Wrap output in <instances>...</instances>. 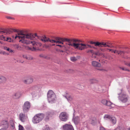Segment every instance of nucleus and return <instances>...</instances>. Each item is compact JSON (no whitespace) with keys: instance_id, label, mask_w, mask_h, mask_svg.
<instances>
[{"instance_id":"f257e3e1","label":"nucleus","mask_w":130,"mask_h":130,"mask_svg":"<svg viewBox=\"0 0 130 130\" xmlns=\"http://www.w3.org/2000/svg\"><path fill=\"white\" fill-rule=\"evenodd\" d=\"M35 37H37L39 39L44 42H50L51 43H56L55 42H54L52 41H58L57 38H59L56 37L54 39H51L45 36L42 37L38 36L36 33H35L33 35L31 34L26 33L24 31H21L16 35L14 38L15 39L18 38L20 40L19 42L23 44H31L33 46V47L32 48H30V49L32 51H34L38 50L39 48L42 45V44L40 42L29 40H34Z\"/></svg>"},{"instance_id":"f03ea898","label":"nucleus","mask_w":130,"mask_h":130,"mask_svg":"<svg viewBox=\"0 0 130 130\" xmlns=\"http://www.w3.org/2000/svg\"><path fill=\"white\" fill-rule=\"evenodd\" d=\"M58 41H52V42H56L57 43L63 44L64 42H66V44L69 46H72L75 49H77L80 50H82L85 48H87V47L86 45L81 43L82 41L77 39H68L66 38H57Z\"/></svg>"},{"instance_id":"7ed1b4c3","label":"nucleus","mask_w":130,"mask_h":130,"mask_svg":"<svg viewBox=\"0 0 130 130\" xmlns=\"http://www.w3.org/2000/svg\"><path fill=\"white\" fill-rule=\"evenodd\" d=\"M44 115L42 113L36 115L32 119V121L34 123H37L41 121L44 118Z\"/></svg>"},{"instance_id":"20e7f679","label":"nucleus","mask_w":130,"mask_h":130,"mask_svg":"<svg viewBox=\"0 0 130 130\" xmlns=\"http://www.w3.org/2000/svg\"><path fill=\"white\" fill-rule=\"evenodd\" d=\"M30 107V104L29 102H25L22 107L24 113L28 111Z\"/></svg>"},{"instance_id":"39448f33","label":"nucleus","mask_w":130,"mask_h":130,"mask_svg":"<svg viewBox=\"0 0 130 130\" xmlns=\"http://www.w3.org/2000/svg\"><path fill=\"white\" fill-rule=\"evenodd\" d=\"M59 118L61 121H66L67 120L68 116L66 112H63L60 115Z\"/></svg>"},{"instance_id":"423d86ee","label":"nucleus","mask_w":130,"mask_h":130,"mask_svg":"<svg viewBox=\"0 0 130 130\" xmlns=\"http://www.w3.org/2000/svg\"><path fill=\"white\" fill-rule=\"evenodd\" d=\"M22 82L25 84H29L33 82V79L31 77H28L26 79H23Z\"/></svg>"},{"instance_id":"0eeeda50","label":"nucleus","mask_w":130,"mask_h":130,"mask_svg":"<svg viewBox=\"0 0 130 130\" xmlns=\"http://www.w3.org/2000/svg\"><path fill=\"white\" fill-rule=\"evenodd\" d=\"M65 94L64 96L69 101H71L73 100V97L70 95L69 93L67 92H65Z\"/></svg>"},{"instance_id":"6e6552de","label":"nucleus","mask_w":130,"mask_h":130,"mask_svg":"<svg viewBox=\"0 0 130 130\" xmlns=\"http://www.w3.org/2000/svg\"><path fill=\"white\" fill-rule=\"evenodd\" d=\"M101 102L103 105L109 106H111V105L112 104V103L111 102L105 100H102Z\"/></svg>"},{"instance_id":"1a4fd4ad","label":"nucleus","mask_w":130,"mask_h":130,"mask_svg":"<svg viewBox=\"0 0 130 130\" xmlns=\"http://www.w3.org/2000/svg\"><path fill=\"white\" fill-rule=\"evenodd\" d=\"M63 128L64 130H74L71 125L66 124L63 126Z\"/></svg>"},{"instance_id":"9d476101","label":"nucleus","mask_w":130,"mask_h":130,"mask_svg":"<svg viewBox=\"0 0 130 130\" xmlns=\"http://www.w3.org/2000/svg\"><path fill=\"white\" fill-rule=\"evenodd\" d=\"M127 95L122 94L120 97V99L123 102H125L127 100Z\"/></svg>"},{"instance_id":"9b49d317","label":"nucleus","mask_w":130,"mask_h":130,"mask_svg":"<svg viewBox=\"0 0 130 130\" xmlns=\"http://www.w3.org/2000/svg\"><path fill=\"white\" fill-rule=\"evenodd\" d=\"M21 96L20 92H17L14 93L12 95V98L14 99H19Z\"/></svg>"},{"instance_id":"f8f14e48","label":"nucleus","mask_w":130,"mask_h":130,"mask_svg":"<svg viewBox=\"0 0 130 130\" xmlns=\"http://www.w3.org/2000/svg\"><path fill=\"white\" fill-rule=\"evenodd\" d=\"M23 58L28 60H31L34 59V58L32 56L27 54H24L23 55Z\"/></svg>"},{"instance_id":"ddd939ff","label":"nucleus","mask_w":130,"mask_h":130,"mask_svg":"<svg viewBox=\"0 0 130 130\" xmlns=\"http://www.w3.org/2000/svg\"><path fill=\"white\" fill-rule=\"evenodd\" d=\"M26 117V116L22 113H21L19 115V119L22 122H24L25 121V119Z\"/></svg>"},{"instance_id":"4468645a","label":"nucleus","mask_w":130,"mask_h":130,"mask_svg":"<svg viewBox=\"0 0 130 130\" xmlns=\"http://www.w3.org/2000/svg\"><path fill=\"white\" fill-rule=\"evenodd\" d=\"M91 64L92 66L94 67L99 68L101 66L100 63L95 61H92L91 62Z\"/></svg>"},{"instance_id":"2eb2a0df","label":"nucleus","mask_w":130,"mask_h":130,"mask_svg":"<svg viewBox=\"0 0 130 130\" xmlns=\"http://www.w3.org/2000/svg\"><path fill=\"white\" fill-rule=\"evenodd\" d=\"M47 99L49 102H54L56 100V95H54L52 96H51L50 98L49 97Z\"/></svg>"},{"instance_id":"dca6fc26","label":"nucleus","mask_w":130,"mask_h":130,"mask_svg":"<svg viewBox=\"0 0 130 130\" xmlns=\"http://www.w3.org/2000/svg\"><path fill=\"white\" fill-rule=\"evenodd\" d=\"M39 90V88L36 86L31 87L29 88V90L31 91H37Z\"/></svg>"},{"instance_id":"f3484780","label":"nucleus","mask_w":130,"mask_h":130,"mask_svg":"<svg viewBox=\"0 0 130 130\" xmlns=\"http://www.w3.org/2000/svg\"><path fill=\"white\" fill-rule=\"evenodd\" d=\"M9 125L10 128L12 129H13L15 128L14 121L13 120H10L9 122Z\"/></svg>"},{"instance_id":"a211bd4d","label":"nucleus","mask_w":130,"mask_h":130,"mask_svg":"<svg viewBox=\"0 0 130 130\" xmlns=\"http://www.w3.org/2000/svg\"><path fill=\"white\" fill-rule=\"evenodd\" d=\"M6 78L5 77L3 76H0V84L5 83L6 82Z\"/></svg>"},{"instance_id":"6ab92c4d","label":"nucleus","mask_w":130,"mask_h":130,"mask_svg":"<svg viewBox=\"0 0 130 130\" xmlns=\"http://www.w3.org/2000/svg\"><path fill=\"white\" fill-rule=\"evenodd\" d=\"M47 97L50 98L51 96L55 95L54 92L52 90H49L47 93Z\"/></svg>"},{"instance_id":"aec40b11","label":"nucleus","mask_w":130,"mask_h":130,"mask_svg":"<svg viewBox=\"0 0 130 130\" xmlns=\"http://www.w3.org/2000/svg\"><path fill=\"white\" fill-rule=\"evenodd\" d=\"M80 118L78 116L75 117L73 119L74 122L75 124H78L80 122Z\"/></svg>"},{"instance_id":"412c9836","label":"nucleus","mask_w":130,"mask_h":130,"mask_svg":"<svg viewBox=\"0 0 130 130\" xmlns=\"http://www.w3.org/2000/svg\"><path fill=\"white\" fill-rule=\"evenodd\" d=\"M56 44H57V43H56ZM58 44L56 45V46H59L61 48L62 47H64L65 48H66V51H68V49L71 46H69L68 45H67L66 44V45L67 47L66 46H65V45L62 46L61 45L59 44V43H58ZM59 44H60L59 43Z\"/></svg>"},{"instance_id":"4be33fe9","label":"nucleus","mask_w":130,"mask_h":130,"mask_svg":"<svg viewBox=\"0 0 130 130\" xmlns=\"http://www.w3.org/2000/svg\"><path fill=\"white\" fill-rule=\"evenodd\" d=\"M11 32H8L6 30L3 29H0V34L3 35H6L8 33L10 34Z\"/></svg>"},{"instance_id":"5701e85b","label":"nucleus","mask_w":130,"mask_h":130,"mask_svg":"<svg viewBox=\"0 0 130 130\" xmlns=\"http://www.w3.org/2000/svg\"><path fill=\"white\" fill-rule=\"evenodd\" d=\"M89 43L91 44H94V45L96 46H99L100 47V45L101 44V42H93L92 41H90Z\"/></svg>"},{"instance_id":"b1692460","label":"nucleus","mask_w":130,"mask_h":130,"mask_svg":"<svg viewBox=\"0 0 130 130\" xmlns=\"http://www.w3.org/2000/svg\"><path fill=\"white\" fill-rule=\"evenodd\" d=\"M1 124L2 125H5V127H8L9 125L8 122L6 120L2 121L1 122Z\"/></svg>"},{"instance_id":"393cba45","label":"nucleus","mask_w":130,"mask_h":130,"mask_svg":"<svg viewBox=\"0 0 130 130\" xmlns=\"http://www.w3.org/2000/svg\"><path fill=\"white\" fill-rule=\"evenodd\" d=\"M101 44L100 45V47H109L111 48L112 47V46H110L109 45H107L106 43H104V42H101Z\"/></svg>"},{"instance_id":"a878e982","label":"nucleus","mask_w":130,"mask_h":130,"mask_svg":"<svg viewBox=\"0 0 130 130\" xmlns=\"http://www.w3.org/2000/svg\"><path fill=\"white\" fill-rule=\"evenodd\" d=\"M110 120L113 124L116 123V120L115 117L112 116Z\"/></svg>"},{"instance_id":"bb28decb","label":"nucleus","mask_w":130,"mask_h":130,"mask_svg":"<svg viewBox=\"0 0 130 130\" xmlns=\"http://www.w3.org/2000/svg\"><path fill=\"white\" fill-rule=\"evenodd\" d=\"M3 49L9 52L12 53L13 52V51L10 49L9 48L6 46H4L3 47Z\"/></svg>"},{"instance_id":"cd10ccee","label":"nucleus","mask_w":130,"mask_h":130,"mask_svg":"<svg viewBox=\"0 0 130 130\" xmlns=\"http://www.w3.org/2000/svg\"><path fill=\"white\" fill-rule=\"evenodd\" d=\"M112 116H111L109 115H105L104 117L105 119V120H110Z\"/></svg>"},{"instance_id":"c85d7f7f","label":"nucleus","mask_w":130,"mask_h":130,"mask_svg":"<svg viewBox=\"0 0 130 130\" xmlns=\"http://www.w3.org/2000/svg\"><path fill=\"white\" fill-rule=\"evenodd\" d=\"M66 48H65V50H59L58 51V52L59 54L62 55H64L66 53Z\"/></svg>"},{"instance_id":"c756f323","label":"nucleus","mask_w":130,"mask_h":130,"mask_svg":"<svg viewBox=\"0 0 130 130\" xmlns=\"http://www.w3.org/2000/svg\"><path fill=\"white\" fill-rule=\"evenodd\" d=\"M95 54L96 55L98 56H102L103 57L106 58L104 54L101 53H100L99 52H96L95 53Z\"/></svg>"},{"instance_id":"7c9ffc66","label":"nucleus","mask_w":130,"mask_h":130,"mask_svg":"<svg viewBox=\"0 0 130 130\" xmlns=\"http://www.w3.org/2000/svg\"><path fill=\"white\" fill-rule=\"evenodd\" d=\"M55 113V111H51L49 112L48 113V115L49 116H52L53 115H54Z\"/></svg>"},{"instance_id":"2f4dec72","label":"nucleus","mask_w":130,"mask_h":130,"mask_svg":"<svg viewBox=\"0 0 130 130\" xmlns=\"http://www.w3.org/2000/svg\"><path fill=\"white\" fill-rule=\"evenodd\" d=\"M90 82L91 83H97L98 82L97 80L95 79H91L90 80Z\"/></svg>"},{"instance_id":"473e14b6","label":"nucleus","mask_w":130,"mask_h":130,"mask_svg":"<svg viewBox=\"0 0 130 130\" xmlns=\"http://www.w3.org/2000/svg\"><path fill=\"white\" fill-rule=\"evenodd\" d=\"M9 42H12L13 40L11 38L9 37H7L6 38L5 41Z\"/></svg>"},{"instance_id":"72a5a7b5","label":"nucleus","mask_w":130,"mask_h":130,"mask_svg":"<svg viewBox=\"0 0 130 130\" xmlns=\"http://www.w3.org/2000/svg\"><path fill=\"white\" fill-rule=\"evenodd\" d=\"M70 59L72 61H74L77 60V58L74 57H72L70 58Z\"/></svg>"},{"instance_id":"f704fd0d","label":"nucleus","mask_w":130,"mask_h":130,"mask_svg":"<svg viewBox=\"0 0 130 130\" xmlns=\"http://www.w3.org/2000/svg\"><path fill=\"white\" fill-rule=\"evenodd\" d=\"M117 53L118 55H121L123 53L124 54V52L123 51L118 50L117 51Z\"/></svg>"},{"instance_id":"c9c22d12","label":"nucleus","mask_w":130,"mask_h":130,"mask_svg":"<svg viewBox=\"0 0 130 130\" xmlns=\"http://www.w3.org/2000/svg\"><path fill=\"white\" fill-rule=\"evenodd\" d=\"M31 94L33 96H36L37 95V91H31Z\"/></svg>"},{"instance_id":"e433bc0d","label":"nucleus","mask_w":130,"mask_h":130,"mask_svg":"<svg viewBox=\"0 0 130 130\" xmlns=\"http://www.w3.org/2000/svg\"><path fill=\"white\" fill-rule=\"evenodd\" d=\"M6 39V38H5L4 36L3 35L2 36H0V39L4 40V41H5V39Z\"/></svg>"},{"instance_id":"4c0bfd02","label":"nucleus","mask_w":130,"mask_h":130,"mask_svg":"<svg viewBox=\"0 0 130 130\" xmlns=\"http://www.w3.org/2000/svg\"><path fill=\"white\" fill-rule=\"evenodd\" d=\"M39 56L43 58L47 59H48V58H47L45 56L42 54H40Z\"/></svg>"},{"instance_id":"58836bf2","label":"nucleus","mask_w":130,"mask_h":130,"mask_svg":"<svg viewBox=\"0 0 130 130\" xmlns=\"http://www.w3.org/2000/svg\"><path fill=\"white\" fill-rule=\"evenodd\" d=\"M87 52L88 53H91V54H93L94 53L93 51L92 50H89L87 51Z\"/></svg>"},{"instance_id":"ea45409f","label":"nucleus","mask_w":130,"mask_h":130,"mask_svg":"<svg viewBox=\"0 0 130 130\" xmlns=\"http://www.w3.org/2000/svg\"><path fill=\"white\" fill-rule=\"evenodd\" d=\"M86 46L87 47V48L90 47V48H93L94 49H96V48L95 47L93 46L90 45H86Z\"/></svg>"},{"instance_id":"a19ab883","label":"nucleus","mask_w":130,"mask_h":130,"mask_svg":"<svg viewBox=\"0 0 130 130\" xmlns=\"http://www.w3.org/2000/svg\"><path fill=\"white\" fill-rule=\"evenodd\" d=\"M96 55L95 53H94L93 54H92L91 56V57L93 58H96Z\"/></svg>"},{"instance_id":"79ce46f5","label":"nucleus","mask_w":130,"mask_h":130,"mask_svg":"<svg viewBox=\"0 0 130 130\" xmlns=\"http://www.w3.org/2000/svg\"><path fill=\"white\" fill-rule=\"evenodd\" d=\"M19 130H24L23 127L20 125L19 126Z\"/></svg>"},{"instance_id":"37998d69","label":"nucleus","mask_w":130,"mask_h":130,"mask_svg":"<svg viewBox=\"0 0 130 130\" xmlns=\"http://www.w3.org/2000/svg\"><path fill=\"white\" fill-rule=\"evenodd\" d=\"M114 130H123V129L120 127H118L115 128Z\"/></svg>"},{"instance_id":"c03bdc74","label":"nucleus","mask_w":130,"mask_h":130,"mask_svg":"<svg viewBox=\"0 0 130 130\" xmlns=\"http://www.w3.org/2000/svg\"><path fill=\"white\" fill-rule=\"evenodd\" d=\"M43 130H50V128L48 126H46L45 128Z\"/></svg>"},{"instance_id":"a18cd8bd","label":"nucleus","mask_w":130,"mask_h":130,"mask_svg":"<svg viewBox=\"0 0 130 130\" xmlns=\"http://www.w3.org/2000/svg\"><path fill=\"white\" fill-rule=\"evenodd\" d=\"M6 18L8 19H14L12 17H6Z\"/></svg>"},{"instance_id":"49530a36","label":"nucleus","mask_w":130,"mask_h":130,"mask_svg":"<svg viewBox=\"0 0 130 130\" xmlns=\"http://www.w3.org/2000/svg\"><path fill=\"white\" fill-rule=\"evenodd\" d=\"M44 47L46 48H48L50 47V46L49 45H44Z\"/></svg>"},{"instance_id":"de8ad7c7","label":"nucleus","mask_w":130,"mask_h":130,"mask_svg":"<svg viewBox=\"0 0 130 130\" xmlns=\"http://www.w3.org/2000/svg\"><path fill=\"white\" fill-rule=\"evenodd\" d=\"M100 130H106L103 127H100Z\"/></svg>"},{"instance_id":"09e8293b","label":"nucleus","mask_w":130,"mask_h":130,"mask_svg":"<svg viewBox=\"0 0 130 130\" xmlns=\"http://www.w3.org/2000/svg\"><path fill=\"white\" fill-rule=\"evenodd\" d=\"M127 66L130 67V63H126L125 64Z\"/></svg>"},{"instance_id":"8fccbe9b","label":"nucleus","mask_w":130,"mask_h":130,"mask_svg":"<svg viewBox=\"0 0 130 130\" xmlns=\"http://www.w3.org/2000/svg\"><path fill=\"white\" fill-rule=\"evenodd\" d=\"M124 71H129V70H128V69H127L125 68Z\"/></svg>"},{"instance_id":"3c124183","label":"nucleus","mask_w":130,"mask_h":130,"mask_svg":"<svg viewBox=\"0 0 130 130\" xmlns=\"http://www.w3.org/2000/svg\"><path fill=\"white\" fill-rule=\"evenodd\" d=\"M118 51V50H115L114 51H113V52L115 53H117V51Z\"/></svg>"},{"instance_id":"603ef678","label":"nucleus","mask_w":130,"mask_h":130,"mask_svg":"<svg viewBox=\"0 0 130 130\" xmlns=\"http://www.w3.org/2000/svg\"><path fill=\"white\" fill-rule=\"evenodd\" d=\"M0 130H7L6 129L4 128H2L0 129Z\"/></svg>"},{"instance_id":"864d4df0","label":"nucleus","mask_w":130,"mask_h":130,"mask_svg":"<svg viewBox=\"0 0 130 130\" xmlns=\"http://www.w3.org/2000/svg\"><path fill=\"white\" fill-rule=\"evenodd\" d=\"M120 68L122 70L124 71L125 68Z\"/></svg>"},{"instance_id":"5fc2aeb1","label":"nucleus","mask_w":130,"mask_h":130,"mask_svg":"<svg viewBox=\"0 0 130 130\" xmlns=\"http://www.w3.org/2000/svg\"><path fill=\"white\" fill-rule=\"evenodd\" d=\"M13 31L14 32H17V30L15 29H13Z\"/></svg>"},{"instance_id":"6e6d98bb","label":"nucleus","mask_w":130,"mask_h":130,"mask_svg":"<svg viewBox=\"0 0 130 130\" xmlns=\"http://www.w3.org/2000/svg\"><path fill=\"white\" fill-rule=\"evenodd\" d=\"M3 54H4H4H6V52H3Z\"/></svg>"},{"instance_id":"4d7b16f0","label":"nucleus","mask_w":130,"mask_h":130,"mask_svg":"<svg viewBox=\"0 0 130 130\" xmlns=\"http://www.w3.org/2000/svg\"><path fill=\"white\" fill-rule=\"evenodd\" d=\"M107 49L109 50V51H112V49Z\"/></svg>"},{"instance_id":"13d9d810","label":"nucleus","mask_w":130,"mask_h":130,"mask_svg":"<svg viewBox=\"0 0 130 130\" xmlns=\"http://www.w3.org/2000/svg\"><path fill=\"white\" fill-rule=\"evenodd\" d=\"M0 43H1V44H2V42L0 41Z\"/></svg>"},{"instance_id":"bf43d9fd","label":"nucleus","mask_w":130,"mask_h":130,"mask_svg":"<svg viewBox=\"0 0 130 130\" xmlns=\"http://www.w3.org/2000/svg\"><path fill=\"white\" fill-rule=\"evenodd\" d=\"M113 50H112V51H111V52L113 53Z\"/></svg>"},{"instance_id":"052dcab7","label":"nucleus","mask_w":130,"mask_h":130,"mask_svg":"<svg viewBox=\"0 0 130 130\" xmlns=\"http://www.w3.org/2000/svg\"><path fill=\"white\" fill-rule=\"evenodd\" d=\"M55 45V44H52V46Z\"/></svg>"},{"instance_id":"680f3d73","label":"nucleus","mask_w":130,"mask_h":130,"mask_svg":"<svg viewBox=\"0 0 130 130\" xmlns=\"http://www.w3.org/2000/svg\"><path fill=\"white\" fill-rule=\"evenodd\" d=\"M128 130H130V128H128Z\"/></svg>"},{"instance_id":"e2e57ef3","label":"nucleus","mask_w":130,"mask_h":130,"mask_svg":"<svg viewBox=\"0 0 130 130\" xmlns=\"http://www.w3.org/2000/svg\"><path fill=\"white\" fill-rule=\"evenodd\" d=\"M101 51H103V50H102V49H101Z\"/></svg>"},{"instance_id":"0e129e2a","label":"nucleus","mask_w":130,"mask_h":130,"mask_svg":"<svg viewBox=\"0 0 130 130\" xmlns=\"http://www.w3.org/2000/svg\"><path fill=\"white\" fill-rule=\"evenodd\" d=\"M100 70H102V69H100Z\"/></svg>"}]
</instances>
